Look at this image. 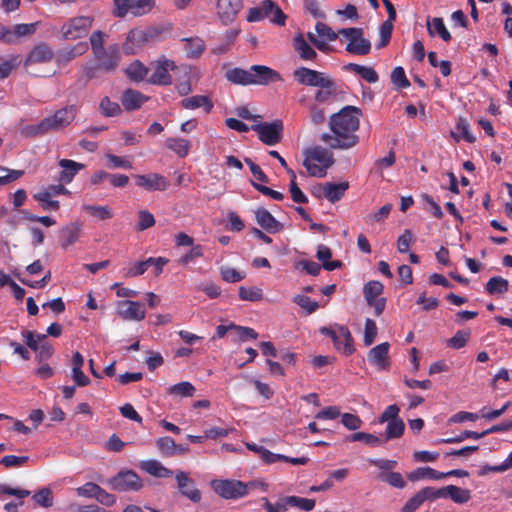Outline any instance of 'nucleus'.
I'll use <instances>...</instances> for the list:
<instances>
[{"mask_svg":"<svg viewBox=\"0 0 512 512\" xmlns=\"http://www.w3.org/2000/svg\"><path fill=\"white\" fill-rule=\"evenodd\" d=\"M361 110L354 106H345L330 117L331 134L323 133L320 140L331 149H350L359 142L356 131L359 129Z\"/></svg>","mask_w":512,"mask_h":512,"instance_id":"f257e3e1","label":"nucleus"},{"mask_svg":"<svg viewBox=\"0 0 512 512\" xmlns=\"http://www.w3.org/2000/svg\"><path fill=\"white\" fill-rule=\"evenodd\" d=\"M228 82L235 85H268L273 82L282 81V76L276 70L265 65H252L248 70L242 68H231L225 72Z\"/></svg>","mask_w":512,"mask_h":512,"instance_id":"f03ea898","label":"nucleus"},{"mask_svg":"<svg viewBox=\"0 0 512 512\" xmlns=\"http://www.w3.org/2000/svg\"><path fill=\"white\" fill-rule=\"evenodd\" d=\"M260 485L262 488H266V484L263 482L251 481L244 483L240 480L233 479H214L210 482V486L213 491L223 499L236 500L248 495L249 488Z\"/></svg>","mask_w":512,"mask_h":512,"instance_id":"7ed1b4c3","label":"nucleus"},{"mask_svg":"<svg viewBox=\"0 0 512 512\" xmlns=\"http://www.w3.org/2000/svg\"><path fill=\"white\" fill-rule=\"evenodd\" d=\"M334 164L333 154L322 146H315L306 151L303 166L308 174L313 177H325L326 170Z\"/></svg>","mask_w":512,"mask_h":512,"instance_id":"20e7f679","label":"nucleus"},{"mask_svg":"<svg viewBox=\"0 0 512 512\" xmlns=\"http://www.w3.org/2000/svg\"><path fill=\"white\" fill-rule=\"evenodd\" d=\"M155 6V0H114L113 14L124 18L128 13L134 17L148 14Z\"/></svg>","mask_w":512,"mask_h":512,"instance_id":"39448f33","label":"nucleus"},{"mask_svg":"<svg viewBox=\"0 0 512 512\" xmlns=\"http://www.w3.org/2000/svg\"><path fill=\"white\" fill-rule=\"evenodd\" d=\"M339 34L349 40L345 47L348 53L360 56L370 53L371 43L368 39L363 37L364 33L362 28H342L339 30Z\"/></svg>","mask_w":512,"mask_h":512,"instance_id":"423d86ee","label":"nucleus"},{"mask_svg":"<svg viewBox=\"0 0 512 512\" xmlns=\"http://www.w3.org/2000/svg\"><path fill=\"white\" fill-rule=\"evenodd\" d=\"M336 327L337 329L321 327L319 331L322 335L332 339L337 350L341 351L346 356L351 355L355 349L349 329L342 325H337Z\"/></svg>","mask_w":512,"mask_h":512,"instance_id":"0eeeda50","label":"nucleus"},{"mask_svg":"<svg viewBox=\"0 0 512 512\" xmlns=\"http://www.w3.org/2000/svg\"><path fill=\"white\" fill-rule=\"evenodd\" d=\"M92 16H78L67 20L61 27L62 37L65 40H76L85 37L92 27Z\"/></svg>","mask_w":512,"mask_h":512,"instance_id":"6e6552de","label":"nucleus"},{"mask_svg":"<svg viewBox=\"0 0 512 512\" xmlns=\"http://www.w3.org/2000/svg\"><path fill=\"white\" fill-rule=\"evenodd\" d=\"M77 108L75 105H68L58 109L54 114L44 117V124L47 131H59L68 127L75 119Z\"/></svg>","mask_w":512,"mask_h":512,"instance_id":"1a4fd4ad","label":"nucleus"},{"mask_svg":"<svg viewBox=\"0 0 512 512\" xmlns=\"http://www.w3.org/2000/svg\"><path fill=\"white\" fill-rule=\"evenodd\" d=\"M150 65L153 68V73L149 78V82L151 84L160 86L171 85L172 76L170 75V71L176 69V64L173 60H169L165 56H161Z\"/></svg>","mask_w":512,"mask_h":512,"instance_id":"9d476101","label":"nucleus"},{"mask_svg":"<svg viewBox=\"0 0 512 512\" xmlns=\"http://www.w3.org/2000/svg\"><path fill=\"white\" fill-rule=\"evenodd\" d=\"M251 129L257 132L259 139L266 145L273 146L282 139L283 123L280 120L254 124Z\"/></svg>","mask_w":512,"mask_h":512,"instance_id":"9b49d317","label":"nucleus"},{"mask_svg":"<svg viewBox=\"0 0 512 512\" xmlns=\"http://www.w3.org/2000/svg\"><path fill=\"white\" fill-rule=\"evenodd\" d=\"M109 484L115 491H138L143 487L141 478L132 470L120 471Z\"/></svg>","mask_w":512,"mask_h":512,"instance_id":"f8f14e48","label":"nucleus"},{"mask_svg":"<svg viewBox=\"0 0 512 512\" xmlns=\"http://www.w3.org/2000/svg\"><path fill=\"white\" fill-rule=\"evenodd\" d=\"M100 71L110 73L117 69L121 55L117 44L109 45L100 53L93 54Z\"/></svg>","mask_w":512,"mask_h":512,"instance_id":"ddd939ff","label":"nucleus"},{"mask_svg":"<svg viewBox=\"0 0 512 512\" xmlns=\"http://www.w3.org/2000/svg\"><path fill=\"white\" fill-rule=\"evenodd\" d=\"M390 344L382 342L371 348L367 353L368 363L378 371H387L390 369L391 361L389 358Z\"/></svg>","mask_w":512,"mask_h":512,"instance_id":"4468645a","label":"nucleus"},{"mask_svg":"<svg viewBox=\"0 0 512 512\" xmlns=\"http://www.w3.org/2000/svg\"><path fill=\"white\" fill-rule=\"evenodd\" d=\"M243 7V0H217L216 14L220 22L227 26L234 22Z\"/></svg>","mask_w":512,"mask_h":512,"instance_id":"2eb2a0df","label":"nucleus"},{"mask_svg":"<svg viewBox=\"0 0 512 512\" xmlns=\"http://www.w3.org/2000/svg\"><path fill=\"white\" fill-rule=\"evenodd\" d=\"M293 77L301 85L318 87L329 75L307 67H299L293 71Z\"/></svg>","mask_w":512,"mask_h":512,"instance_id":"dca6fc26","label":"nucleus"},{"mask_svg":"<svg viewBox=\"0 0 512 512\" xmlns=\"http://www.w3.org/2000/svg\"><path fill=\"white\" fill-rule=\"evenodd\" d=\"M136 185L148 191H164L169 187V181L158 173L135 175Z\"/></svg>","mask_w":512,"mask_h":512,"instance_id":"f3484780","label":"nucleus"},{"mask_svg":"<svg viewBox=\"0 0 512 512\" xmlns=\"http://www.w3.org/2000/svg\"><path fill=\"white\" fill-rule=\"evenodd\" d=\"M177 487L180 493L194 503L201 500V492L195 487L194 481L189 477L188 473L178 471L176 473Z\"/></svg>","mask_w":512,"mask_h":512,"instance_id":"a211bd4d","label":"nucleus"},{"mask_svg":"<svg viewBox=\"0 0 512 512\" xmlns=\"http://www.w3.org/2000/svg\"><path fill=\"white\" fill-rule=\"evenodd\" d=\"M154 36H156V32L152 29L149 30H131L127 37L126 42L124 43V50L127 54H134L135 51L130 44L140 48L146 43H148Z\"/></svg>","mask_w":512,"mask_h":512,"instance_id":"6ab92c4d","label":"nucleus"},{"mask_svg":"<svg viewBox=\"0 0 512 512\" xmlns=\"http://www.w3.org/2000/svg\"><path fill=\"white\" fill-rule=\"evenodd\" d=\"M317 88L314 99L320 104H329L335 101L339 93L338 85L330 76Z\"/></svg>","mask_w":512,"mask_h":512,"instance_id":"aec40b11","label":"nucleus"},{"mask_svg":"<svg viewBox=\"0 0 512 512\" xmlns=\"http://www.w3.org/2000/svg\"><path fill=\"white\" fill-rule=\"evenodd\" d=\"M119 314L124 320L141 321L145 318L144 305L138 301L126 300L119 303Z\"/></svg>","mask_w":512,"mask_h":512,"instance_id":"412c9836","label":"nucleus"},{"mask_svg":"<svg viewBox=\"0 0 512 512\" xmlns=\"http://www.w3.org/2000/svg\"><path fill=\"white\" fill-rule=\"evenodd\" d=\"M53 56L54 52L48 44L40 42L27 55L24 65L27 67L33 64L48 63L53 59Z\"/></svg>","mask_w":512,"mask_h":512,"instance_id":"4be33fe9","label":"nucleus"},{"mask_svg":"<svg viewBox=\"0 0 512 512\" xmlns=\"http://www.w3.org/2000/svg\"><path fill=\"white\" fill-rule=\"evenodd\" d=\"M58 165L61 168V171L59 172L57 180L64 184L71 183L74 177L85 168L84 164L71 159H60L58 161Z\"/></svg>","mask_w":512,"mask_h":512,"instance_id":"5701e85b","label":"nucleus"},{"mask_svg":"<svg viewBox=\"0 0 512 512\" xmlns=\"http://www.w3.org/2000/svg\"><path fill=\"white\" fill-rule=\"evenodd\" d=\"M255 221L268 233H278L283 229V224L265 208H258L254 211Z\"/></svg>","mask_w":512,"mask_h":512,"instance_id":"b1692460","label":"nucleus"},{"mask_svg":"<svg viewBox=\"0 0 512 512\" xmlns=\"http://www.w3.org/2000/svg\"><path fill=\"white\" fill-rule=\"evenodd\" d=\"M38 22L29 24H17L12 29L7 28L6 44H14L20 38L31 36L36 32Z\"/></svg>","mask_w":512,"mask_h":512,"instance_id":"393cba45","label":"nucleus"},{"mask_svg":"<svg viewBox=\"0 0 512 512\" xmlns=\"http://www.w3.org/2000/svg\"><path fill=\"white\" fill-rule=\"evenodd\" d=\"M295 52L298 54L300 59L305 61H313L317 57V52L314 48L305 40L302 33H298L293 38L292 42Z\"/></svg>","mask_w":512,"mask_h":512,"instance_id":"a878e982","label":"nucleus"},{"mask_svg":"<svg viewBox=\"0 0 512 512\" xmlns=\"http://www.w3.org/2000/svg\"><path fill=\"white\" fill-rule=\"evenodd\" d=\"M88 49V45L85 42H79L76 45L63 48L56 54V62L59 65H65L73 59L83 55Z\"/></svg>","mask_w":512,"mask_h":512,"instance_id":"bb28decb","label":"nucleus"},{"mask_svg":"<svg viewBox=\"0 0 512 512\" xmlns=\"http://www.w3.org/2000/svg\"><path fill=\"white\" fill-rule=\"evenodd\" d=\"M147 100L148 97L133 89L125 90L121 96V103L126 111L139 109Z\"/></svg>","mask_w":512,"mask_h":512,"instance_id":"cd10ccee","label":"nucleus"},{"mask_svg":"<svg viewBox=\"0 0 512 512\" xmlns=\"http://www.w3.org/2000/svg\"><path fill=\"white\" fill-rule=\"evenodd\" d=\"M180 104L187 110L203 108L206 113H210L214 107L213 101L207 95H194L184 98L181 100Z\"/></svg>","mask_w":512,"mask_h":512,"instance_id":"c85d7f7f","label":"nucleus"},{"mask_svg":"<svg viewBox=\"0 0 512 512\" xmlns=\"http://www.w3.org/2000/svg\"><path fill=\"white\" fill-rule=\"evenodd\" d=\"M349 188L347 181L340 183L326 182L324 183V197L331 203H335L342 199L345 192Z\"/></svg>","mask_w":512,"mask_h":512,"instance_id":"c756f323","label":"nucleus"},{"mask_svg":"<svg viewBox=\"0 0 512 512\" xmlns=\"http://www.w3.org/2000/svg\"><path fill=\"white\" fill-rule=\"evenodd\" d=\"M426 26L430 36L437 34L445 42L451 40L452 36L441 17H434L431 21L427 19Z\"/></svg>","mask_w":512,"mask_h":512,"instance_id":"7c9ffc66","label":"nucleus"},{"mask_svg":"<svg viewBox=\"0 0 512 512\" xmlns=\"http://www.w3.org/2000/svg\"><path fill=\"white\" fill-rule=\"evenodd\" d=\"M186 57L190 59L199 58L205 51V42L200 37L183 38Z\"/></svg>","mask_w":512,"mask_h":512,"instance_id":"2f4dec72","label":"nucleus"},{"mask_svg":"<svg viewBox=\"0 0 512 512\" xmlns=\"http://www.w3.org/2000/svg\"><path fill=\"white\" fill-rule=\"evenodd\" d=\"M165 145L169 150L173 151L180 158H185L192 146L189 140L178 137L167 138Z\"/></svg>","mask_w":512,"mask_h":512,"instance_id":"473e14b6","label":"nucleus"},{"mask_svg":"<svg viewBox=\"0 0 512 512\" xmlns=\"http://www.w3.org/2000/svg\"><path fill=\"white\" fill-rule=\"evenodd\" d=\"M344 70L360 75L368 83H376L379 80L377 72L372 67L362 66L356 63H348Z\"/></svg>","mask_w":512,"mask_h":512,"instance_id":"72a5a7b5","label":"nucleus"},{"mask_svg":"<svg viewBox=\"0 0 512 512\" xmlns=\"http://www.w3.org/2000/svg\"><path fill=\"white\" fill-rule=\"evenodd\" d=\"M445 498H450L457 504H465L471 499V492L455 485H447L445 486Z\"/></svg>","mask_w":512,"mask_h":512,"instance_id":"f704fd0d","label":"nucleus"},{"mask_svg":"<svg viewBox=\"0 0 512 512\" xmlns=\"http://www.w3.org/2000/svg\"><path fill=\"white\" fill-rule=\"evenodd\" d=\"M142 468L151 476L158 478H169L173 475V472L164 467L161 462L157 460H148L143 462Z\"/></svg>","mask_w":512,"mask_h":512,"instance_id":"c9c22d12","label":"nucleus"},{"mask_svg":"<svg viewBox=\"0 0 512 512\" xmlns=\"http://www.w3.org/2000/svg\"><path fill=\"white\" fill-rule=\"evenodd\" d=\"M148 68L139 60H135L125 69L127 77L133 82H141L148 74Z\"/></svg>","mask_w":512,"mask_h":512,"instance_id":"e433bc0d","label":"nucleus"},{"mask_svg":"<svg viewBox=\"0 0 512 512\" xmlns=\"http://www.w3.org/2000/svg\"><path fill=\"white\" fill-rule=\"evenodd\" d=\"M429 478L432 480L442 479V472H439L431 467H419L408 474V479L416 482L420 479Z\"/></svg>","mask_w":512,"mask_h":512,"instance_id":"4c0bfd02","label":"nucleus"},{"mask_svg":"<svg viewBox=\"0 0 512 512\" xmlns=\"http://www.w3.org/2000/svg\"><path fill=\"white\" fill-rule=\"evenodd\" d=\"M485 289L490 295L504 294L509 289V282L501 276H493L486 283Z\"/></svg>","mask_w":512,"mask_h":512,"instance_id":"58836bf2","label":"nucleus"},{"mask_svg":"<svg viewBox=\"0 0 512 512\" xmlns=\"http://www.w3.org/2000/svg\"><path fill=\"white\" fill-rule=\"evenodd\" d=\"M80 226L71 224L60 232V241L63 248L73 245L79 238Z\"/></svg>","mask_w":512,"mask_h":512,"instance_id":"ea45409f","label":"nucleus"},{"mask_svg":"<svg viewBox=\"0 0 512 512\" xmlns=\"http://www.w3.org/2000/svg\"><path fill=\"white\" fill-rule=\"evenodd\" d=\"M196 389L192 383L188 381H182L175 385L170 386L167 389V393L172 396L179 397H191L194 395Z\"/></svg>","mask_w":512,"mask_h":512,"instance_id":"a19ab883","label":"nucleus"},{"mask_svg":"<svg viewBox=\"0 0 512 512\" xmlns=\"http://www.w3.org/2000/svg\"><path fill=\"white\" fill-rule=\"evenodd\" d=\"M99 111L105 117H115L118 116L122 110L117 102H113L108 96H105L99 103Z\"/></svg>","mask_w":512,"mask_h":512,"instance_id":"79ce46f5","label":"nucleus"},{"mask_svg":"<svg viewBox=\"0 0 512 512\" xmlns=\"http://www.w3.org/2000/svg\"><path fill=\"white\" fill-rule=\"evenodd\" d=\"M283 501L289 506L297 507L304 511L313 510L316 504L314 499L302 498L298 496H286L283 498Z\"/></svg>","mask_w":512,"mask_h":512,"instance_id":"37998d69","label":"nucleus"},{"mask_svg":"<svg viewBox=\"0 0 512 512\" xmlns=\"http://www.w3.org/2000/svg\"><path fill=\"white\" fill-rule=\"evenodd\" d=\"M387 423L388 424L385 430V439L383 440L384 443L388 440L401 437L405 430V424L402 419L390 421Z\"/></svg>","mask_w":512,"mask_h":512,"instance_id":"c03bdc74","label":"nucleus"},{"mask_svg":"<svg viewBox=\"0 0 512 512\" xmlns=\"http://www.w3.org/2000/svg\"><path fill=\"white\" fill-rule=\"evenodd\" d=\"M384 286L379 281H369L363 287V294L366 302H371L374 299L380 298L379 295L382 294Z\"/></svg>","mask_w":512,"mask_h":512,"instance_id":"a18cd8bd","label":"nucleus"},{"mask_svg":"<svg viewBox=\"0 0 512 512\" xmlns=\"http://www.w3.org/2000/svg\"><path fill=\"white\" fill-rule=\"evenodd\" d=\"M33 198L38 201L42 207L43 210H58L60 208V203L57 200H53L52 196L49 195L48 192H45L44 190L35 193L33 195Z\"/></svg>","mask_w":512,"mask_h":512,"instance_id":"49530a36","label":"nucleus"},{"mask_svg":"<svg viewBox=\"0 0 512 512\" xmlns=\"http://www.w3.org/2000/svg\"><path fill=\"white\" fill-rule=\"evenodd\" d=\"M37 338L40 342L36 351L37 357L40 361L49 359L54 353L53 346L47 341V336L45 334H37Z\"/></svg>","mask_w":512,"mask_h":512,"instance_id":"de8ad7c7","label":"nucleus"},{"mask_svg":"<svg viewBox=\"0 0 512 512\" xmlns=\"http://www.w3.org/2000/svg\"><path fill=\"white\" fill-rule=\"evenodd\" d=\"M470 336V330H459L452 338L447 340V346L453 349H461L467 344Z\"/></svg>","mask_w":512,"mask_h":512,"instance_id":"09e8293b","label":"nucleus"},{"mask_svg":"<svg viewBox=\"0 0 512 512\" xmlns=\"http://www.w3.org/2000/svg\"><path fill=\"white\" fill-rule=\"evenodd\" d=\"M263 297L262 289L258 287H239V298L243 301L256 302Z\"/></svg>","mask_w":512,"mask_h":512,"instance_id":"8fccbe9b","label":"nucleus"},{"mask_svg":"<svg viewBox=\"0 0 512 512\" xmlns=\"http://www.w3.org/2000/svg\"><path fill=\"white\" fill-rule=\"evenodd\" d=\"M349 441L355 442V441H362L366 445L371 447H376L384 443L379 437L366 433V432H356L352 434L349 438Z\"/></svg>","mask_w":512,"mask_h":512,"instance_id":"3c124183","label":"nucleus"},{"mask_svg":"<svg viewBox=\"0 0 512 512\" xmlns=\"http://www.w3.org/2000/svg\"><path fill=\"white\" fill-rule=\"evenodd\" d=\"M84 210L99 220H108L113 217V213L108 206L85 205Z\"/></svg>","mask_w":512,"mask_h":512,"instance_id":"603ef678","label":"nucleus"},{"mask_svg":"<svg viewBox=\"0 0 512 512\" xmlns=\"http://www.w3.org/2000/svg\"><path fill=\"white\" fill-rule=\"evenodd\" d=\"M391 82L397 89H405L410 86L403 67L397 66L391 72Z\"/></svg>","mask_w":512,"mask_h":512,"instance_id":"864d4df0","label":"nucleus"},{"mask_svg":"<svg viewBox=\"0 0 512 512\" xmlns=\"http://www.w3.org/2000/svg\"><path fill=\"white\" fill-rule=\"evenodd\" d=\"M293 302L303 308L308 314L314 313L319 308L317 301H314L310 297L303 294L295 295L293 297Z\"/></svg>","mask_w":512,"mask_h":512,"instance_id":"5fc2aeb1","label":"nucleus"},{"mask_svg":"<svg viewBox=\"0 0 512 512\" xmlns=\"http://www.w3.org/2000/svg\"><path fill=\"white\" fill-rule=\"evenodd\" d=\"M108 38V35L101 30L94 31L89 40L91 45L92 53H100L102 50H105L104 47L105 40Z\"/></svg>","mask_w":512,"mask_h":512,"instance_id":"6e6d98bb","label":"nucleus"},{"mask_svg":"<svg viewBox=\"0 0 512 512\" xmlns=\"http://www.w3.org/2000/svg\"><path fill=\"white\" fill-rule=\"evenodd\" d=\"M33 500L39 506L49 508L53 505L52 491L49 488H42L33 495Z\"/></svg>","mask_w":512,"mask_h":512,"instance_id":"4d7b16f0","label":"nucleus"},{"mask_svg":"<svg viewBox=\"0 0 512 512\" xmlns=\"http://www.w3.org/2000/svg\"><path fill=\"white\" fill-rule=\"evenodd\" d=\"M154 261L155 260L146 259L145 261L135 263L132 267L128 269H124L125 277L132 278L144 274L149 268V263H152Z\"/></svg>","mask_w":512,"mask_h":512,"instance_id":"13d9d810","label":"nucleus"},{"mask_svg":"<svg viewBox=\"0 0 512 512\" xmlns=\"http://www.w3.org/2000/svg\"><path fill=\"white\" fill-rule=\"evenodd\" d=\"M155 225V218L153 214L147 210H140L138 212L137 230L144 231Z\"/></svg>","mask_w":512,"mask_h":512,"instance_id":"bf43d9fd","label":"nucleus"},{"mask_svg":"<svg viewBox=\"0 0 512 512\" xmlns=\"http://www.w3.org/2000/svg\"><path fill=\"white\" fill-rule=\"evenodd\" d=\"M220 274L222 280H224L227 283L240 282L245 278V274L240 273L239 271L231 267H221Z\"/></svg>","mask_w":512,"mask_h":512,"instance_id":"052dcab7","label":"nucleus"},{"mask_svg":"<svg viewBox=\"0 0 512 512\" xmlns=\"http://www.w3.org/2000/svg\"><path fill=\"white\" fill-rule=\"evenodd\" d=\"M460 137L469 143L475 142L476 138L470 131V125L465 118L460 117L456 125Z\"/></svg>","mask_w":512,"mask_h":512,"instance_id":"680f3d73","label":"nucleus"},{"mask_svg":"<svg viewBox=\"0 0 512 512\" xmlns=\"http://www.w3.org/2000/svg\"><path fill=\"white\" fill-rule=\"evenodd\" d=\"M377 336V326L374 320L367 318L365 321L364 328V344L370 346Z\"/></svg>","mask_w":512,"mask_h":512,"instance_id":"e2e57ef3","label":"nucleus"},{"mask_svg":"<svg viewBox=\"0 0 512 512\" xmlns=\"http://www.w3.org/2000/svg\"><path fill=\"white\" fill-rule=\"evenodd\" d=\"M159 450L168 455H173L177 451V445L173 438L165 436L157 440Z\"/></svg>","mask_w":512,"mask_h":512,"instance_id":"0e129e2a","label":"nucleus"},{"mask_svg":"<svg viewBox=\"0 0 512 512\" xmlns=\"http://www.w3.org/2000/svg\"><path fill=\"white\" fill-rule=\"evenodd\" d=\"M400 408L396 404H392L386 407L384 412L379 416L378 422L383 424L385 422L395 421L401 419L399 417Z\"/></svg>","mask_w":512,"mask_h":512,"instance_id":"69168bd1","label":"nucleus"},{"mask_svg":"<svg viewBox=\"0 0 512 512\" xmlns=\"http://www.w3.org/2000/svg\"><path fill=\"white\" fill-rule=\"evenodd\" d=\"M425 502L421 490L414 494L402 507V512H415Z\"/></svg>","mask_w":512,"mask_h":512,"instance_id":"338daca9","label":"nucleus"},{"mask_svg":"<svg viewBox=\"0 0 512 512\" xmlns=\"http://www.w3.org/2000/svg\"><path fill=\"white\" fill-rule=\"evenodd\" d=\"M341 423L348 429V430H357L362 425V420L359 416L351 413H344L341 414Z\"/></svg>","mask_w":512,"mask_h":512,"instance_id":"774afa93","label":"nucleus"}]
</instances>
